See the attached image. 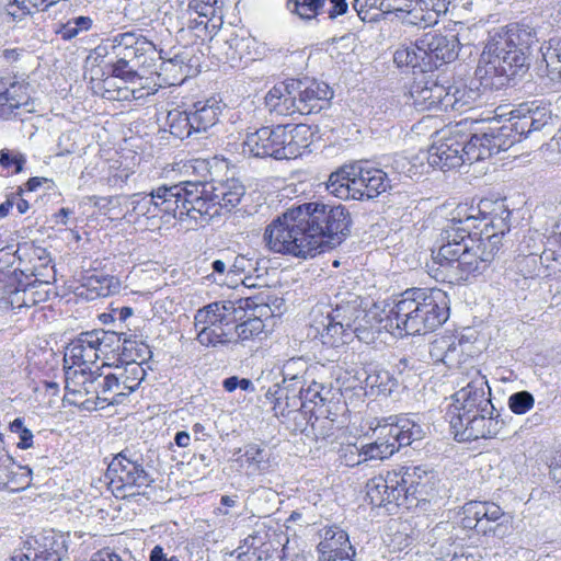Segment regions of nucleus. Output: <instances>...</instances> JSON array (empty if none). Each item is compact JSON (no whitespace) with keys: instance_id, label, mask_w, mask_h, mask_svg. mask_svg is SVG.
Segmentation results:
<instances>
[{"instance_id":"nucleus-1","label":"nucleus","mask_w":561,"mask_h":561,"mask_svg":"<svg viewBox=\"0 0 561 561\" xmlns=\"http://www.w3.org/2000/svg\"><path fill=\"white\" fill-rule=\"evenodd\" d=\"M351 222L350 211L341 204L305 203L274 219L263 239L274 253L306 260L340 245Z\"/></svg>"},{"instance_id":"nucleus-2","label":"nucleus","mask_w":561,"mask_h":561,"mask_svg":"<svg viewBox=\"0 0 561 561\" xmlns=\"http://www.w3.org/2000/svg\"><path fill=\"white\" fill-rule=\"evenodd\" d=\"M510 115L501 126L493 117L488 126L476 127L473 131L468 129V125H479V122L465 119L456 125L465 163L472 164L505 151L515 142L543 129L552 121L550 106L539 100L518 104Z\"/></svg>"},{"instance_id":"nucleus-3","label":"nucleus","mask_w":561,"mask_h":561,"mask_svg":"<svg viewBox=\"0 0 561 561\" xmlns=\"http://www.w3.org/2000/svg\"><path fill=\"white\" fill-rule=\"evenodd\" d=\"M477 220L466 208H457L439 234V248L434 256L442 266L456 263L459 278L465 280L482 275L500 249L497 236H489L488 230L484 237L471 232L478 229Z\"/></svg>"},{"instance_id":"nucleus-4","label":"nucleus","mask_w":561,"mask_h":561,"mask_svg":"<svg viewBox=\"0 0 561 561\" xmlns=\"http://www.w3.org/2000/svg\"><path fill=\"white\" fill-rule=\"evenodd\" d=\"M537 42L535 28L519 23L491 34L476 69L481 85H503L508 78L525 73L529 67L531 46Z\"/></svg>"},{"instance_id":"nucleus-5","label":"nucleus","mask_w":561,"mask_h":561,"mask_svg":"<svg viewBox=\"0 0 561 561\" xmlns=\"http://www.w3.org/2000/svg\"><path fill=\"white\" fill-rule=\"evenodd\" d=\"M311 316V327L323 345L339 347L350 343L354 335L366 343L373 339L363 300L356 294L347 293L329 307L317 306Z\"/></svg>"},{"instance_id":"nucleus-6","label":"nucleus","mask_w":561,"mask_h":561,"mask_svg":"<svg viewBox=\"0 0 561 561\" xmlns=\"http://www.w3.org/2000/svg\"><path fill=\"white\" fill-rule=\"evenodd\" d=\"M449 317L448 298L440 289L405 290L389 311L390 327L400 335H421L434 331Z\"/></svg>"},{"instance_id":"nucleus-7","label":"nucleus","mask_w":561,"mask_h":561,"mask_svg":"<svg viewBox=\"0 0 561 561\" xmlns=\"http://www.w3.org/2000/svg\"><path fill=\"white\" fill-rule=\"evenodd\" d=\"M390 182L389 174L381 169L353 165L331 173L327 190L340 199H370L386 192Z\"/></svg>"},{"instance_id":"nucleus-8","label":"nucleus","mask_w":561,"mask_h":561,"mask_svg":"<svg viewBox=\"0 0 561 561\" xmlns=\"http://www.w3.org/2000/svg\"><path fill=\"white\" fill-rule=\"evenodd\" d=\"M210 182L206 181H182L171 185V190H178L173 195L176 210L173 218L182 222H187L188 228L203 226L208 221L220 216L219 206L216 204L213 190L209 188Z\"/></svg>"},{"instance_id":"nucleus-9","label":"nucleus","mask_w":561,"mask_h":561,"mask_svg":"<svg viewBox=\"0 0 561 561\" xmlns=\"http://www.w3.org/2000/svg\"><path fill=\"white\" fill-rule=\"evenodd\" d=\"M306 133L305 128H290L285 125L262 127L248 134L242 144V152L255 158H274L277 160L297 158V146L290 144L294 137Z\"/></svg>"},{"instance_id":"nucleus-10","label":"nucleus","mask_w":561,"mask_h":561,"mask_svg":"<svg viewBox=\"0 0 561 561\" xmlns=\"http://www.w3.org/2000/svg\"><path fill=\"white\" fill-rule=\"evenodd\" d=\"M376 439L356 448L357 462L383 460L392 456L402 446L410 445L420 438L421 430L408 419H399L396 423L379 425Z\"/></svg>"},{"instance_id":"nucleus-11","label":"nucleus","mask_w":561,"mask_h":561,"mask_svg":"<svg viewBox=\"0 0 561 561\" xmlns=\"http://www.w3.org/2000/svg\"><path fill=\"white\" fill-rule=\"evenodd\" d=\"M234 307L228 302H213L197 310L194 324L196 340L207 347H219L230 344L232 333L230 325L236 321Z\"/></svg>"},{"instance_id":"nucleus-12","label":"nucleus","mask_w":561,"mask_h":561,"mask_svg":"<svg viewBox=\"0 0 561 561\" xmlns=\"http://www.w3.org/2000/svg\"><path fill=\"white\" fill-rule=\"evenodd\" d=\"M378 4L382 13H400L403 23L426 28L435 25L439 16L447 12L449 1L380 0Z\"/></svg>"},{"instance_id":"nucleus-13","label":"nucleus","mask_w":561,"mask_h":561,"mask_svg":"<svg viewBox=\"0 0 561 561\" xmlns=\"http://www.w3.org/2000/svg\"><path fill=\"white\" fill-rule=\"evenodd\" d=\"M110 484L116 489L147 488L153 482V478L144 466L140 454L125 448L113 457L106 471Z\"/></svg>"},{"instance_id":"nucleus-14","label":"nucleus","mask_w":561,"mask_h":561,"mask_svg":"<svg viewBox=\"0 0 561 561\" xmlns=\"http://www.w3.org/2000/svg\"><path fill=\"white\" fill-rule=\"evenodd\" d=\"M403 507L410 510L435 495L436 476L423 466L403 467L397 471Z\"/></svg>"},{"instance_id":"nucleus-15","label":"nucleus","mask_w":561,"mask_h":561,"mask_svg":"<svg viewBox=\"0 0 561 561\" xmlns=\"http://www.w3.org/2000/svg\"><path fill=\"white\" fill-rule=\"evenodd\" d=\"M453 416H465L470 413L493 414L495 408L491 401V388L488 379L476 371L471 380L453 396Z\"/></svg>"},{"instance_id":"nucleus-16","label":"nucleus","mask_w":561,"mask_h":561,"mask_svg":"<svg viewBox=\"0 0 561 561\" xmlns=\"http://www.w3.org/2000/svg\"><path fill=\"white\" fill-rule=\"evenodd\" d=\"M174 194H178V190H171V185H161L152 190L150 194H134L130 197V215L136 218H161L168 222L170 218H173L176 210L173 201Z\"/></svg>"},{"instance_id":"nucleus-17","label":"nucleus","mask_w":561,"mask_h":561,"mask_svg":"<svg viewBox=\"0 0 561 561\" xmlns=\"http://www.w3.org/2000/svg\"><path fill=\"white\" fill-rule=\"evenodd\" d=\"M499 416L496 411L493 414L478 412L465 416H451L449 423L457 440L470 442L496 436L504 425Z\"/></svg>"},{"instance_id":"nucleus-18","label":"nucleus","mask_w":561,"mask_h":561,"mask_svg":"<svg viewBox=\"0 0 561 561\" xmlns=\"http://www.w3.org/2000/svg\"><path fill=\"white\" fill-rule=\"evenodd\" d=\"M459 39L456 34L428 32L417 38V46L425 59V69L432 71L458 57Z\"/></svg>"},{"instance_id":"nucleus-19","label":"nucleus","mask_w":561,"mask_h":561,"mask_svg":"<svg viewBox=\"0 0 561 561\" xmlns=\"http://www.w3.org/2000/svg\"><path fill=\"white\" fill-rule=\"evenodd\" d=\"M325 387L321 383L312 381L308 388L297 390L301 396L302 401L309 403L310 411H308L307 422L310 423L312 430L322 436H330L333 430V422L330 415L331 401L323 396Z\"/></svg>"},{"instance_id":"nucleus-20","label":"nucleus","mask_w":561,"mask_h":561,"mask_svg":"<svg viewBox=\"0 0 561 561\" xmlns=\"http://www.w3.org/2000/svg\"><path fill=\"white\" fill-rule=\"evenodd\" d=\"M458 139L456 125L449 128L448 131H444L443 136L432 145L427 152L428 165L446 172L465 164L462 147Z\"/></svg>"},{"instance_id":"nucleus-21","label":"nucleus","mask_w":561,"mask_h":561,"mask_svg":"<svg viewBox=\"0 0 561 561\" xmlns=\"http://www.w3.org/2000/svg\"><path fill=\"white\" fill-rule=\"evenodd\" d=\"M35 111V103L26 84L0 77V119H10Z\"/></svg>"},{"instance_id":"nucleus-22","label":"nucleus","mask_w":561,"mask_h":561,"mask_svg":"<svg viewBox=\"0 0 561 561\" xmlns=\"http://www.w3.org/2000/svg\"><path fill=\"white\" fill-rule=\"evenodd\" d=\"M298 114L309 115L319 113L330 105L333 96L331 88L314 79L294 80Z\"/></svg>"},{"instance_id":"nucleus-23","label":"nucleus","mask_w":561,"mask_h":561,"mask_svg":"<svg viewBox=\"0 0 561 561\" xmlns=\"http://www.w3.org/2000/svg\"><path fill=\"white\" fill-rule=\"evenodd\" d=\"M465 208L467 209V214H472L478 217V220L476 221L478 227L481 221L488 220V222L484 224L483 229L478 233L479 237H484L483 232L488 229L489 236H497L500 244L501 238L510 231L511 211L503 202L484 199L479 203L477 209Z\"/></svg>"},{"instance_id":"nucleus-24","label":"nucleus","mask_w":561,"mask_h":561,"mask_svg":"<svg viewBox=\"0 0 561 561\" xmlns=\"http://www.w3.org/2000/svg\"><path fill=\"white\" fill-rule=\"evenodd\" d=\"M401 492L397 471H388L386 476L373 477L366 483V495L370 504L377 507L403 506Z\"/></svg>"},{"instance_id":"nucleus-25","label":"nucleus","mask_w":561,"mask_h":561,"mask_svg":"<svg viewBox=\"0 0 561 561\" xmlns=\"http://www.w3.org/2000/svg\"><path fill=\"white\" fill-rule=\"evenodd\" d=\"M412 105L417 111L440 110L443 111L445 85L439 84L432 77H422L415 80L409 91Z\"/></svg>"},{"instance_id":"nucleus-26","label":"nucleus","mask_w":561,"mask_h":561,"mask_svg":"<svg viewBox=\"0 0 561 561\" xmlns=\"http://www.w3.org/2000/svg\"><path fill=\"white\" fill-rule=\"evenodd\" d=\"M111 42L114 53L128 48H134L136 50L149 53L150 60H153L156 57H158L160 60H162L160 65L161 71L169 72L175 70L176 67L181 68V62L178 60V57L171 58L169 60H163L161 56V50L159 51L152 42L148 41L146 37L141 35H137L134 32L116 34L111 38Z\"/></svg>"},{"instance_id":"nucleus-27","label":"nucleus","mask_w":561,"mask_h":561,"mask_svg":"<svg viewBox=\"0 0 561 561\" xmlns=\"http://www.w3.org/2000/svg\"><path fill=\"white\" fill-rule=\"evenodd\" d=\"M93 371L85 367L70 366L66 369V398L75 405L92 409L91 399L81 401L84 396L93 394Z\"/></svg>"},{"instance_id":"nucleus-28","label":"nucleus","mask_w":561,"mask_h":561,"mask_svg":"<svg viewBox=\"0 0 561 561\" xmlns=\"http://www.w3.org/2000/svg\"><path fill=\"white\" fill-rule=\"evenodd\" d=\"M100 352L94 341L93 331L80 333L66 347L65 362L72 366L84 367L95 363Z\"/></svg>"},{"instance_id":"nucleus-29","label":"nucleus","mask_w":561,"mask_h":561,"mask_svg":"<svg viewBox=\"0 0 561 561\" xmlns=\"http://www.w3.org/2000/svg\"><path fill=\"white\" fill-rule=\"evenodd\" d=\"M32 470L14 463L11 456L0 458V490L19 492L31 484Z\"/></svg>"},{"instance_id":"nucleus-30","label":"nucleus","mask_w":561,"mask_h":561,"mask_svg":"<svg viewBox=\"0 0 561 561\" xmlns=\"http://www.w3.org/2000/svg\"><path fill=\"white\" fill-rule=\"evenodd\" d=\"M294 80L273 87L265 96V103L270 112L282 116H290L298 113Z\"/></svg>"},{"instance_id":"nucleus-31","label":"nucleus","mask_w":561,"mask_h":561,"mask_svg":"<svg viewBox=\"0 0 561 561\" xmlns=\"http://www.w3.org/2000/svg\"><path fill=\"white\" fill-rule=\"evenodd\" d=\"M461 353V341L450 332L436 335L428 345V354L436 363L453 365Z\"/></svg>"},{"instance_id":"nucleus-32","label":"nucleus","mask_w":561,"mask_h":561,"mask_svg":"<svg viewBox=\"0 0 561 561\" xmlns=\"http://www.w3.org/2000/svg\"><path fill=\"white\" fill-rule=\"evenodd\" d=\"M538 72L551 81L561 82V37L551 38L540 47Z\"/></svg>"},{"instance_id":"nucleus-33","label":"nucleus","mask_w":561,"mask_h":561,"mask_svg":"<svg viewBox=\"0 0 561 561\" xmlns=\"http://www.w3.org/2000/svg\"><path fill=\"white\" fill-rule=\"evenodd\" d=\"M188 112L195 134H199L206 133L219 122L222 106L216 100L210 99L195 103Z\"/></svg>"},{"instance_id":"nucleus-34","label":"nucleus","mask_w":561,"mask_h":561,"mask_svg":"<svg viewBox=\"0 0 561 561\" xmlns=\"http://www.w3.org/2000/svg\"><path fill=\"white\" fill-rule=\"evenodd\" d=\"M93 394L94 400H91L92 409H98L99 402L104 404H121L122 398L118 396V383L117 377L114 373L108 374H96L93 373Z\"/></svg>"},{"instance_id":"nucleus-35","label":"nucleus","mask_w":561,"mask_h":561,"mask_svg":"<svg viewBox=\"0 0 561 561\" xmlns=\"http://www.w3.org/2000/svg\"><path fill=\"white\" fill-rule=\"evenodd\" d=\"M208 187L213 190V195L220 213L222 209L230 211L240 203L244 195V186L237 180L218 183L210 182Z\"/></svg>"},{"instance_id":"nucleus-36","label":"nucleus","mask_w":561,"mask_h":561,"mask_svg":"<svg viewBox=\"0 0 561 561\" xmlns=\"http://www.w3.org/2000/svg\"><path fill=\"white\" fill-rule=\"evenodd\" d=\"M118 396L122 402L134 392L146 377V370L140 363H126L124 367H116Z\"/></svg>"},{"instance_id":"nucleus-37","label":"nucleus","mask_w":561,"mask_h":561,"mask_svg":"<svg viewBox=\"0 0 561 561\" xmlns=\"http://www.w3.org/2000/svg\"><path fill=\"white\" fill-rule=\"evenodd\" d=\"M254 46V38L231 34V36L222 43L220 49L225 55L226 61L233 66L237 61H241L242 59L254 60L252 54Z\"/></svg>"},{"instance_id":"nucleus-38","label":"nucleus","mask_w":561,"mask_h":561,"mask_svg":"<svg viewBox=\"0 0 561 561\" xmlns=\"http://www.w3.org/2000/svg\"><path fill=\"white\" fill-rule=\"evenodd\" d=\"M469 513L478 516L479 534L484 536L489 535L490 527L506 514L493 502H470Z\"/></svg>"},{"instance_id":"nucleus-39","label":"nucleus","mask_w":561,"mask_h":561,"mask_svg":"<svg viewBox=\"0 0 561 561\" xmlns=\"http://www.w3.org/2000/svg\"><path fill=\"white\" fill-rule=\"evenodd\" d=\"M364 388L369 390L371 394L389 396L398 386L396 378L388 370L371 368L365 370Z\"/></svg>"},{"instance_id":"nucleus-40","label":"nucleus","mask_w":561,"mask_h":561,"mask_svg":"<svg viewBox=\"0 0 561 561\" xmlns=\"http://www.w3.org/2000/svg\"><path fill=\"white\" fill-rule=\"evenodd\" d=\"M477 98V92L466 85L445 87L443 111H465L471 107Z\"/></svg>"},{"instance_id":"nucleus-41","label":"nucleus","mask_w":561,"mask_h":561,"mask_svg":"<svg viewBox=\"0 0 561 561\" xmlns=\"http://www.w3.org/2000/svg\"><path fill=\"white\" fill-rule=\"evenodd\" d=\"M308 369V363L302 357L289 358L282 367L283 383L293 387V391H301L307 382Z\"/></svg>"},{"instance_id":"nucleus-42","label":"nucleus","mask_w":561,"mask_h":561,"mask_svg":"<svg viewBox=\"0 0 561 561\" xmlns=\"http://www.w3.org/2000/svg\"><path fill=\"white\" fill-rule=\"evenodd\" d=\"M320 537L317 550L319 553H331L340 549L353 547L348 534L339 526H328L320 530Z\"/></svg>"},{"instance_id":"nucleus-43","label":"nucleus","mask_w":561,"mask_h":561,"mask_svg":"<svg viewBox=\"0 0 561 561\" xmlns=\"http://www.w3.org/2000/svg\"><path fill=\"white\" fill-rule=\"evenodd\" d=\"M165 129L179 139H185L195 134L188 111L173 108L165 117Z\"/></svg>"},{"instance_id":"nucleus-44","label":"nucleus","mask_w":561,"mask_h":561,"mask_svg":"<svg viewBox=\"0 0 561 561\" xmlns=\"http://www.w3.org/2000/svg\"><path fill=\"white\" fill-rule=\"evenodd\" d=\"M121 355L126 363H140L142 364L151 357V351L149 346L135 334L126 333Z\"/></svg>"},{"instance_id":"nucleus-45","label":"nucleus","mask_w":561,"mask_h":561,"mask_svg":"<svg viewBox=\"0 0 561 561\" xmlns=\"http://www.w3.org/2000/svg\"><path fill=\"white\" fill-rule=\"evenodd\" d=\"M392 173L412 179L423 173L424 164L419 157L409 158L403 154H394L385 163Z\"/></svg>"},{"instance_id":"nucleus-46","label":"nucleus","mask_w":561,"mask_h":561,"mask_svg":"<svg viewBox=\"0 0 561 561\" xmlns=\"http://www.w3.org/2000/svg\"><path fill=\"white\" fill-rule=\"evenodd\" d=\"M422 55L416 39L413 44L402 45L397 48L393 54V61L398 67L419 68L422 72H427L425 59H423Z\"/></svg>"},{"instance_id":"nucleus-47","label":"nucleus","mask_w":561,"mask_h":561,"mask_svg":"<svg viewBox=\"0 0 561 561\" xmlns=\"http://www.w3.org/2000/svg\"><path fill=\"white\" fill-rule=\"evenodd\" d=\"M35 551L32 556L33 561H61L67 549L64 542H59L54 537H44L43 541L35 540Z\"/></svg>"},{"instance_id":"nucleus-48","label":"nucleus","mask_w":561,"mask_h":561,"mask_svg":"<svg viewBox=\"0 0 561 561\" xmlns=\"http://www.w3.org/2000/svg\"><path fill=\"white\" fill-rule=\"evenodd\" d=\"M327 0H288L287 9L302 21H312L325 12Z\"/></svg>"},{"instance_id":"nucleus-49","label":"nucleus","mask_w":561,"mask_h":561,"mask_svg":"<svg viewBox=\"0 0 561 561\" xmlns=\"http://www.w3.org/2000/svg\"><path fill=\"white\" fill-rule=\"evenodd\" d=\"M272 408L276 416H288L291 413H298L304 415L306 420L308 419V411H310L309 403L302 401L298 391L288 392L285 402H278L277 407Z\"/></svg>"},{"instance_id":"nucleus-50","label":"nucleus","mask_w":561,"mask_h":561,"mask_svg":"<svg viewBox=\"0 0 561 561\" xmlns=\"http://www.w3.org/2000/svg\"><path fill=\"white\" fill-rule=\"evenodd\" d=\"M92 331L94 335V341L100 352V356H105L110 352L122 350V344L126 332L117 333L114 331H105L102 329Z\"/></svg>"},{"instance_id":"nucleus-51","label":"nucleus","mask_w":561,"mask_h":561,"mask_svg":"<svg viewBox=\"0 0 561 561\" xmlns=\"http://www.w3.org/2000/svg\"><path fill=\"white\" fill-rule=\"evenodd\" d=\"M264 323L260 318H250L244 322L230 325L229 331L232 333L230 343H238L252 339L263 332Z\"/></svg>"},{"instance_id":"nucleus-52","label":"nucleus","mask_w":561,"mask_h":561,"mask_svg":"<svg viewBox=\"0 0 561 561\" xmlns=\"http://www.w3.org/2000/svg\"><path fill=\"white\" fill-rule=\"evenodd\" d=\"M535 403L534 396L528 391H518L508 398V407L515 414H525Z\"/></svg>"},{"instance_id":"nucleus-53","label":"nucleus","mask_w":561,"mask_h":561,"mask_svg":"<svg viewBox=\"0 0 561 561\" xmlns=\"http://www.w3.org/2000/svg\"><path fill=\"white\" fill-rule=\"evenodd\" d=\"M9 430L19 435L20 440L16 444L18 448L28 449L33 446V433L24 426L23 419L16 417L14 421L10 422Z\"/></svg>"},{"instance_id":"nucleus-54","label":"nucleus","mask_w":561,"mask_h":561,"mask_svg":"<svg viewBox=\"0 0 561 561\" xmlns=\"http://www.w3.org/2000/svg\"><path fill=\"white\" fill-rule=\"evenodd\" d=\"M244 457L247 462L254 466L256 470H263L268 461L266 450L256 444H250L245 447Z\"/></svg>"},{"instance_id":"nucleus-55","label":"nucleus","mask_w":561,"mask_h":561,"mask_svg":"<svg viewBox=\"0 0 561 561\" xmlns=\"http://www.w3.org/2000/svg\"><path fill=\"white\" fill-rule=\"evenodd\" d=\"M213 0H191L188 2L187 12L190 15H196L199 19H208L215 13V4Z\"/></svg>"},{"instance_id":"nucleus-56","label":"nucleus","mask_w":561,"mask_h":561,"mask_svg":"<svg viewBox=\"0 0 561 561\" xmlns=\"http://www.w3.org/2000/svg\"><path fill=\"white\" fill-rule=\"evenodd\" d=\"M25 287L21 288L16 285L14 278L10 280V291H8L7 298L3 304V309H22L24 304Z\"/></svg>"},{"instance_id":"nucleus-57","label":"nucleus","mask_w":561,"mask_h":561,"mask_svg":"<svg viewBox=\"0 0 561 561\" xmlns=\"http://www.w3.org/2000/svg\"><path fill=\"white\" fill-rule=\"evenodd\" d=\"M259 261L254 257V253L239 254L234 257L231 272L248 273L259 272Z\"/></svg>"},{"instance_id":"nucleus-58","label":"nucleus","mask_w":561,"mask_h":561,"mask_svg":"<svg viewBox=\"0 0 561 561\" xmlns=\"http://www.w3.org/2000/svg\"><path fill=\"white\" fill-rule=\"evenodd\" d=\"M518 272L525 278H533L539 272V259L536 254H529L520 257L517 263Z\"/></svg>"},{"instance_id":"nucleus-59","label":"nucleus","mask_w":561,"mask_h":561,"mask_svg":"<svg viewBox=\"0 0 561 561\" xmlns=\"http://www.w3.org/2000/svg\"><path fill=\"white\" fill-rule=\"evenodd\" d=\"M25 162L26 159L22 153L12 154L11 151L7 149L0 151L1 167L5 169L13 167V173L15 174L22 172Z\"/></svg>"},{"instance_id":"nucleus-60","label":"nucleus","mask_w":561,"mask_h":561,"mask_svg":"<svg viewBox=\"0 0 561 561\" xmlns=\"http://www.w3.org/2000/svg\"><path fill=\"white\" fill-rule=\"evenodd\" d=\"M77 131H66L59 136L57 144V156H67L75 153L78 149L77 146Z\"/></svg>"},{"instance_id":"nucleus-61","label":"nucleus","mask_w":561,"mask_h":561,"mask_svg":"<svg viewBox=\"0 0 561 561\" xmlns=\"http://www.w3.org/2000/svg\"><path fill=\"white\" fill-rule=\"evenodd\" d=\"M117 58L129 61L134 64V66H148L147 59L149 58V53H145L141 50H136L134 48L124 49L121 51L114 53Z\"/></svg>"},{"instance_id":"nucleus-62","label":"nucleus","mask_w":561,"mask_h":561,"mask_svg":"<svg viewBox=\"0 0 561 561\" xmlns=\"http://www.w3.org/2000/svg\"><path fill=\"white\" fill-rule=\"evenodd\" d=\"M288 392H294L293 387H289L284 383L283 385L276 383L273 387L268 388V390L265 393V399L273 407H277L278 402H285V398H287Z\"/></svg>"},{"instance_id":"nucleus-63","label":"nucleus","mask_w":561,"mask_h":561,"mask_svg":"<svg viewBox=\"0 0 561 561\" xmlns=\"http://www.w3.org/2000/svg\"><path fill=\"white\" fill-rule=\"evenodd\" d=\"M134 64L117 59V61L113 65V75L115 77L131 81L137 77Z\"/></svg>"},{"instance_id":"nucleus-64","label":"nucleus","mask_w":561,"mask_h":561,"mask_svg":"<svg viewBox=\"0 0 561 561\" xmlns=\"http://www.w3.org/2000/svg\"><path fill=\"white\" fill-rule=\"evenodd\" d=\"M356 551L354 547L334 550L331 553H319V561H355Z\"/></svg>"}]
</instances>
